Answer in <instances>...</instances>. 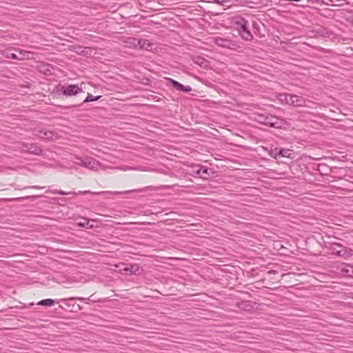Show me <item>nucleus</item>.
I'll return each instance as SVG.
<instances>
[{"label": "nucleus", "instance_id": "obj_1", "mask_svg": "<svg viewBox=\"0 0 353 353\" xmlns=\"http://www.w3.org/2000/svg\"><path fill=\"white\" fill-rule=\"evenodd\" d=\"M325 248L332 254L343 259H347L353 255L352 249L347 248L339 243L327 241L325 242Z\"/></svg>", "mask_w": 353, "mask_h": 353}, {"label": "nucleus", "instance_id": "obj_2", "mask_svg": "<svg viewBox=\"0 0 353 353\" xmlns=\"http://www.w3.org/2000/svg\"><path fill=\"white\" fill-rule=\"evenodd\" d=\"M139 190H130V191H125V192H91V191H89V190H86V191H79V192H65L63 190H54L53 191H51L52 192H53L54 194H60V195H73V196H76V195H78V194H114V195H119V194H128V193H130V192H138Z\"/></svg>", "mask_w": 353, "mask_h": 353}, {"label": "nucleus", "instance_id": "obj_3", "mask_svg": "<svg viewBox=\"0 0 353 353\" xmlns=\"http://www.w3.org/2000/svg\"><path fill=\"white\" fill-rule=\"evenodd\" d=\"M34 135L38 139L46 141H52L60 138L57 132L53 130H49L46 128H39L34 130Z\"/></svg>", "mask_w": 353, "mask_h": 353}, {"label": "nucleus", "instance_id": "obj_4", "mask_svg": "<svg viewBox=\"0 0 353 353\" xmlns=\"http://www.w3.org/2000/svg\"><path fill=\"white\" fill-rule=\"evenodd\" d=\"M76 159L79 161V162L76 163L77 165L90 170H97L99 165V162L90 157H77Z\"/></svg>", "mask_w": 353, "mask_h": 353}, {"label": "nucleus", "instance_id": "obj_5", "mask_svg": "<svg viewBox=\"0 0 353 353\" xmlns=\"http://www.w3.org/2000/svg\"><path fill=\"white\" fill-rule=\"evenodd\" d=\"M237 24L241 37L246 41L252 40L253 35L248 29V22L244 19H241V21L237 22Z\"/></svg>", "mask_w": 353, "mask_h": 353}, {"label": "nucleus", "instance_id": "obj_6", "mask_svg": "<svg viewBox=\"0 0 353 353\" xmlns=\"http://www.w3.org/2000/svg\"><path fill=\"white\" fill-rule=\"evenodd\" d=\"M83 85V83H81L80 85L71 84V85H68L66 87L63 86L62 87V88H63L62 94L64 96L77 95L78 94L83 92V88H82Z\"/></svg>", "mask_w": 353, "mask_h": 353}, {"label": "nucleus", "instance_id": "obj_7", "mask_svg": "<svg viewBox=\"0 0 353 353\" xmlns=\"http://www.w3.org/2000/svg\"><path fill=\"white\" fill-rule=\"evenodd\" d=\"M21 150L25 152L39 155L42 154V150L37 143H22Z\"/></svg>", "mask_w": 353, "mask_h": 353}, {"label": "nucleus", "instance_id": "obj_8", "mask_svg": "<svg viewBox=\"0 0 353 353\" xmlns=\"http://www.w3.org/2000/svg\"><path fill=\"white\" fill-rule=\"evenodd\" d=\"M214 43L223 48L234 49L237 46L236 43L226 38L217 37L214 39Z\"/></svg>", "mask_w": 353, "mask_h": 353}, {"label": "nucleus", "instance_id": "obj_9", "mask_svg": "<svg viewBox=\"0 0 353 353\" xmlns=\"http://www.w3.org/2000/svg\"><path fill=\"white\" fill-rule=\"evenodd\" d=\"M263 120L260 122L265 126L275 128H279L281 127V123L279 121L277 117L271 115L270 117H263Z\"/></svg>", "mask_w": 353, "mask_h": 353}, {"label": "nucleus", "instance_id": "obj_10", "mask_svg": "<svg viewBox=\"0 0 353 353\" xmlns=\"http://www.w3.org/2000/svg\"><path fill=\"white\" fill-rule=\"evenodd\" d=\"M196 174L203 179H208L214 176V171L211 168L205 166H201L197 170L195 171Z\"/></svg>", "mask_w": 353, "mask_h": 353}, {"label": "nucleus", "instance_id": "obj_11", "mask_svg": "<svg viewBox=\"0 0 353 353\" xmlns=\"http://www.w3.org/2000/svg\"><path fill=\"white\" fill-rule=\"evenodd\" d=\"M168 81L170 83V85L176 90L181 91L183 92H189L192 90V88L189 85H183V84L180 83L179 82L169 78Z\"/></svg>", "mask_w": 353, "mask_h": 353}, {"label": "nucleus", "instance_id": "obj_12", "mask_svg": "<svg viewBox=\"0 0 353 353\" xmlns=\"http://www.w3.org/2000/svg\"><path fill=\"white\" fill-rule=\"evenodd\" d=\"M134 43L138 46L137 49L145 50H152L153 47V43L150 42L149 40L147 39H139V40H134Z\"/></svg>", "mask_w": 353, "mask_h": 353}, {"label": "nucleus", "instance_id": "obj_13", "mask_svg": "<svg viewBox=\"0 0 353 353\" xmlns=\"http://www.w3.org/2000/svg\"><path fill=\"white\" fill-rule=\"evenodd\" d=\"M192 61L203 68H207L209 66V61L201 56H193Z\"/></svg>", "mask_w": 353, "mask_h": 353}, {"label": "nucleus", "instance_id": "obj_14", "mask_svg": "<svg viewBox=\"0 0 353 353\" xmlns=\"http://www.w3.org/2000/svg\"><path fill=\"white\" fill-rule=\"evenodd\" d=\"M341 271L344 274V276L353 278V265L343 264L341 268Z\"/></svg>", "mask_w": 353, "mask_h": 353}, {"label": "nucleus", "instance_id": "obj_15", "mask_svg": "<svg viewBox=\"0 0 353 353\" xmlns=\"http://www.w3.org/2000/svg\"><path fill=\"white\" fill-rule=\"evenodd\" d=\"M14 51L17 52L18 56H19V57H23V60L33 59L34 53L32 52L19 48L14 49Z\"/></svg>", "mask_w": 353, "mask_h": 353}, {"label": "nucleus", "instance_id": "obj_16", "mask_svg": "<svg viewBox=\"0 0 353 353\" xmlns=\"http://www.w3.org/2000/svg\"><path fill=\"white\" fill-rule=\"evenodd\" d=\"M293 105L294 107H304L306 106L307 101L302 97L294 94Z\"/></svg>", "mask_w": 353, "mask_h": 353}, {"label": "nucleus", "instance_id": "obj_17", "mask_svg": "<svg viewBox=\"0 0 353 353\" xmlns=\"http://www.w3.org/2000/svg\"><path fill=\"white\" fill-rule=\"evenodd\" d=\"M125 272H130V274H137L139 272V266L137 264L130 265L129 267H126L123 269Z\"/></svg>", "mask_w": 353, "mask_h": 353}, {"label": "nucleus", "instance_id": "obj_18", "mask_svg": "<svg viewBox=\"0 0 353 353\" xmlns=\"http://www.w3.org/2000/svg\"><path fill=\"white\" fill-rule=\"evenodd\" d=\"M77 225L81 228L91 229L94 228L93 225L90 224L89 219L86 218H81V221L77 223Z\"/></svg>", "mask_w": 353, "mask_h": 353}, {"label": "nucleus", "instance_id": "obj_19", "mask_svg": "<svg viewBox=\"0 0 353 353\" xmlns=\"http://www.w3.org/2000/svg\"><path fill=\"white\" fill-rule=\"evenodd\" d=\"M55 301L51 299H43L37 303L38 305L42 306H52Z\"/></svg>", "mask_w": 353, "mask_h": 353}, {"label": "nucleus", "instance_id": "obj_20", "mask_svg": "<svg viewBox=\"0 0 353 353\" xmlns=\"http://www.w3.org/2000/svg\"><path fill=\"white\" fill-rule=\"evenodd\" d=\"M101 97L102 96H101V95L94 97L91 94L88 93L86 98L83 100V103L98 101L99 99H100L101 98Z\"/></svg>", "mask_w": 353, "mask_h": 353}, {"label": "nucleus", "instance_id": "obj_21", "mask_svg": "<svg viewBox=\"0 0 353 353\" xmlns=\"http://www.w3.org/2000/svg\"><path fill=\"white\" fill-rule=\"evenodd\" d=\"M278 154L282 157H290L291 152L290 150L282 148L279 150Z\"/></svg>", "mask_w": 353, "mask_h": 353}, {"label": "nucleus", "instance_id": "obj_22", "mask_svg": "<svg viewBox=\"0 0 353 353\" xmlns=\"http://www.w3.org/2000/svg\"><path fill=\"white\" fill-rule=\"evenodd\" d=\"M41 197V196L40 195H32V196H24V197H20V198H17V199H14V200L15 201H21V200H34L36 199H38V198H40Z\"/></svg>", "mask_w": 353, "mask_h": 353}, {"label": "nucleus", "instance_id": "obj_23", "mask_svg": "<svg viewBox=\"0 0 353 353\" xmlns=\"http://www.w3.org/2000/svg\"><path fill=\"white\" fill-rule=\"evenodd\" d=\"M6 57L9 58V59H12L19 60V61H23V57H19V56H18L17 52H12V53L8 52Z\"/></svg>", "mask_w": 353, "mask_h": 353}, {"label": "nucleus", "instance_id": "obj_24", "mask_svg": "<svg viewBox=\"0 0 353 353\" xmlns=\"http://www.w3.org/2000/svg\"><path fill=\"white\" fill-rule=\"evenodd\" d=\"M85 299H86L85 298L78 296V297H70L68 299H61V301H74V300L84 301Z\"/></svg>", "mask_w": 353, "mask_h": 353}, {"label": "nucleus", "instance_id": "obj_25", "mask_svg": "<svg viewBox=\"0 0 353 353\" xmlns=\"http://www.w3.org/2000/svg\"><path fill=\"white\" fill-rule=\"evenodd\" d=\"M293 97H294V94H287V104L288 105H293V100H294Z\"/></svg>", "mask_w": 353, "mask_h": 353}, {"label": "nucleus", "instance_id": "obj_26", "mask_svg": "<svg viewBox=\"0 0 353 353\" xmlns=\"http://www.w3.org/2000/svg\"><path fill=\"white\" fill-rule=\"evenodd\" d=\"M43 69H41L40 71L45 74H49L51 73L50 70L49 69V65H43Z\"/></svg>", "mask_w": 353, "mask_h": 353}, {"label": "nucleus", "instance_id": "obj_27", "mask_svg": "<svg viewBox=\"0 0 353 353\" xmlns=\"http://www.w3.org/2000/svg\"><path fill=\"white\" fill-rule=\"evenodd\" d=\"M129 43L130 45V47H134V48H138V46H137L136 43H134V40H139L138 39H136V38H130L129 39Z\"/></svg>", "mask_w": 353, "mask_h": 353}, {"label": "nucleus", "instance_id": "obj_28", "mask_svg": "<svg viewBox=\"0 0 353 353\" xmlns=\"http://www.w3.org/2000/svg\"><path fill=\"white\" fill-rule=\"evenodd\" d=\"M27 188H33V189L40 190V189H43L44 187L39 186V185H32V186L24 187L23 189H27Z\"/></svg>", "mask_w": 353, "mask_h": 353}, {"label": "nucleus", "instance_id": "obj_29", "mask_svg": "<svg viewBox=\"0 0 353 353\" xmlns=\"http://www.w3.org/2000/svg\"><path fill=\"white\" fill-rule=\"evenodd\" d=\"M280 99L281 101H283L287 104V94H281Z\"/></svg>", "mask_w": 353, "mask_h": 353}, {"label": "nucleus", "instance_id": "obj_30", "mask_svg": "<svg viewBox=\"0 0 353 353\" xmlns=\"http://www.w3.org/2000/svg\"><path fill=\"white\" fill-rule=\"evenodd\" d=\"M307 1L312 2V3H321L323 2V0H307Z\"/></svg>", "mask_w": 353, "mask_h": 353}, {"label": "nucleus", "instance_id": "obj_31", "mask_svg": "<svg viewBox=\"0 0 353 353\" xmlns=\"http://www.w3.org/2000/svg\"><path fill=\"white\" fill-rule=\"evenodd\" d=\"M278 272L276 270H270L268 272V274H277Z\"/></svg>", "mask_w": 353, "mask_h": 353}, {"label": "nucleus", "instance_id": "obj_32", "mask_svg": "<svg viewBox=\"0 0 353 353\" xmlns=\"http://www.w3.org/2000/svg\"><path fill=\"white\" fill-rule=\"evenodd\" d=\"M154 100L157 101H159L161 100L160 97H157V96H154V95H151L150 96Z\"/></svg>", "mask_w": 353, "mask_h": 353}, {"label": "nucleus", "instance_id": "obj_33", "mask_svg": "<svg viewBox=\"0 0 353 353\" xmlns=\"http://www.w3.org/2000/svg\"><path fill=\"white\" fill-rule=\"evenodd\" d=\"M216 3H219V4H222V1H223V0L222 1H219V0H214Z\"/></svg>", "mask_w": 353, "mask_h": 353}, {"label": "nucleus", "instance_id": "obj_34", "mask_svg": "<svg viewBox=\"0 0 353 353\" xmlns=\"http://www.w3.org/2000/svg\"><path fill=\"white\" fill-rule=\"evenodd\" d=\"M79 105H80V104H77V105H72L69 106L68 108H75V107H77V106H79Z\"/></svg>", "mask_w": 353, "mask_h": 353}, {"label": "nucleus", "instance_id": "obj_35", "mask_svg": "<svg viewBox=\"0 0 353 353\" xmlns=\"http://www.w3.org/2000/svg\"><path fill=\"white\" fill-rule=\"evenodd\" d=\"M301 0H291L290 1H296V2H299Z\"/></svg>", "mask_w": 353, "mask_h": 353}, {"label": "nucleus", "instance_id": "obj_36", "mask_svg": "<svg viewBox=\"0 0 353 353\" xmlns=\"http://www.w3.org/2000/svg\"><path fill=\"white\" fill-rule=\"evenodd\" d=\"M248 301H244V302H243V303H242V304H245V305H247V303H248Z\"/></svg>", "mask_w": 353, "mask_h": 353}, {"label": "nucleus", "instance_id": "obj_37", "mask_svg": "<svg viewBox=\"0 0 353 353\" xmlns=\"http://www.w3.org/2000/svg\"><path fill=\"white\" fill-rule=\"evenodd\" d=\"M79 310H82L81 305H78Z\"/></svg>", "mask_w": 353, "mask_h": 353}, {"label": "nucleus", "instance_id": "obj_38", "mask_svg": "<svg viewBox=\"0 0 353 353\" xmlns=\"http://www.w3.org/2000/svg\"><path fill=\"white\" fill-rule=\"evenodd\" d=\"M92 296L93 295H90V296H89V298L88 299L89 300L90 299H91V297H92Z\"/></svg>", "mask_w": 353, "mask_h": 353}, {"label": "nucleus", "instance_id": "obj_39", "mask_svg": "<svg viewBox=\"0 0 353 353\" xmlns=\"http://www.w3.org/2000/svg\"><path fill=\"white\" fill-rule=\"evenodd\" d=\"M92 296L93 295H90V296H89V298L88 299L89 300L90 299H91V297H92Z\"/></svg>", "mask_w": 353, "mask_h": 353}, {"label": "nucleus", "instance_id": "obj_40", "mask_svg": "<svg viewBox=\"0 0 353 353\" xmlns=\"http://www.w3.org/2000/svg\"><path fill=\"white\" fill-rule=\"evenodd\" d=\"M352 299H353V296H352Z\"/></svg>", "mask_w": 353, "mask_h": 353}]
</instances>
